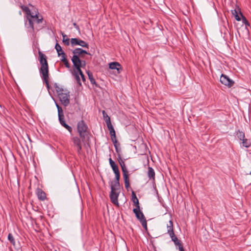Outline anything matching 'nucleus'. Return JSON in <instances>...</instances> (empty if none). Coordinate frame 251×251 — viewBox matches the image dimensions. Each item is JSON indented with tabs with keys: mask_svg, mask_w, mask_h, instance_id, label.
Masks as SVG:
<instances>
[{
	"mask_svg": "<svg viewBox=\"0 0 251 251\" xmlns=\"http://www.w3.org/2000/svg\"><path fill=\"white\" fill-rule=\"evenodd\" d=\"M232 14L234 15L235 19L238 21H241V18L239 15V14L241 16H242V13L241 12L240 9L238 7L237 8L231 10Z\"/></svg>",
	"mask_w": 251,
	"mask_h": 251,
	"instance_id": "dca6fc26",
	"label": "nucleus"
},
{
	"mask_svg": "<svg viewBox=\"0 0 251 251\" xmlns=\"http://www.w3.org/2000/svg\"><path fill=\"white\" fill-rule=\"evenodd\" d=\"M31 24L28 23V25L27 24V25H25L27 28L29 29L28 31L30 32H34V23H35L37 24H39L42 23L43 21V18L42 16L39 15V12L37 11L35 14L32 15V17L31 20Z\"/></svg>",
	"mask_w": 251,
	"mask_h": 251,
	"instance_id": "423d86ee",
	"label": "nucleus"
},
{
	"mask_svg": "<svg viewBox=\"0 0 251 251\" xmlns=\"http://www.w3.org/2000/svg\"><path fill=\"white\" fill-rule=\"evenodd\" d=\"M221 82L227 86L228 87L232 86L234 83V82L230 79L227 75L222 74L220 77Z\"/></svg>",
	"mask_w": 251,
	"mask_h": 251,
	"instance_id": "f8f14e48",
	"label": "nucleus"
},
{
	"mask_svg": "<svg viewBox=\"0 0 251 251\" xmlns=\"http://www.w3.org/2000/svg\"><path fill=\"white\" fill-rule=\"evenodd\" d=\"M119 159H120L119 160V162L121 167L122 172L123 173L128 171L124 161L121 158V157H119Z\"/></svg>",
	"mask_w": 251,
	"mask_h": 251,
	"instance_id": "6ab92c4d",
	"label": "nucleus"
},
{
	"mask_svg": "<svg viewBox=\"0 0 251 251\" xmlns=\"http://www.w3.org/2000/svg\"><path fill=\"white\" fill-rule=\"evenodd\" d=\"M133 211L135 214L137 219L140 221L142 226L146 229H147V221L143 213L141 211L140 209V206H137V207L133 209Z\"/></svg>",
	"mask_w": 251,
	"mask_h": 251,
	"instance_id": "0eeeda50",
	"label": "nucleus"
},
{
	"mask_svg": "<svg viewBox=\"0 0 251 251\" xmlns=\"http://www.w3.org/2000/svg\"><path fill=\"white\" fill-rule=\"evenodd\" d=\"M39 56V62L41 64L40 69V73L42 75L41 77L43 81L45 83L48 89H50L49 83V66L47 60L46 55L41 51L38 52Z\"/></svg>",
	"mask_w": 251,
	"mask_h": 251,
	"instance_id": "f257e3e1",
	"label": "nucleus"
},
{
	"mask_svg": "<svg viewBox=\"0 0 251 251\" xmlns=\"http://www.w3.org/2000/svg\"><path fill=\"white\" fill-rule=\"evenodd\" d=\"M176 246H178V249L180 251H184L182 244H181V241L178 240L174 243Z\"/></svg>",
	"mask_w": 251,
	"mask_h": 251,
	"instance_id": "5701e85b",
	"label": "nucleus"
},
{
	"mask_svg": "<svg viewBox=\"0 0 251 251\" xmlns=\"http://www.w3.org/2000/svg\"><path fill=\"white\" fill-rule=\"evenodd\" d=\"M56 107H57V109L58 108V107H60V106H59L58 105V104H56Z\"/></svg>",
	"mask_w": 251,
	"mask_h": 251,
	"instance_id": "a18cd8bd",
	"label": "nucleus"
},
{
	"mask_svg": "<svg viewBox=\"0 0 251 251\" xmlns=\"http://www.w3.org/2000/svg\"><path fill=\"white\" fill-rule=\"evenodd\" d=\"M55 251H57L56 250H55Z\"/></svg>",
	"mask_w": 251,
	"mask_h": 251,
	"instance_id": "49530a36",
	"label": "nucleus"
},
{
	"mask_svg": "<svg viewBox=\"0 0 251 251\" xmlns=\"http://www.w3.org/2000/svg\"><path fill=\"white\" fill-rule=\"evenodd\" d=\"M73 25L77 30H79V26L77 25V24L76 23H74Z\"/></svg>",
	"mask_w": 251,
	"mask_h": 251,
	"instance_id": "c03bdc74",
	"label": "nucleus"
},
{
	"mask_svg": "<svg viewBox=\"0 0 251 251\" xmlns=\"http://www.w3.org/2000/svg\"><path fill=\"white\" fill-rule=\"evenodd\" d=\"M236 136L238 137V138L241 141L243 140L245 138L244 133L243 131L240 130H238L236 132Z\"/></svg>",
	"mask_w": 251,
	"mask_h": 251,
	"instance_id": "aec40b11",
	"label": "nucleus"
},
{
	"mask_svg": "<svg viewBox=\"0 0 251 251\" xmlns=\"http://www.w3.org/2000/svg\"><path fill=\"white\" fill-rule=\"evenodd\" d=\"M36 194L39 200L44 201L47 199L46 194L41 189L39 188H37Z\"/></svg>",
	"mask_w": 251,
	"mask_h": 251,
	"instance_id": "ddd939ff",
	"label": "nucleus"
},
{
	"mask_svg": "<svg viewBox=\"0 0 251 251\" xmlns=\"http://www.w3.org/2000/svg\"><path fill=\"white\" fill-rule=\"evenodd\" d=\"M58 117H60L62 115H64L63 110L61 107H58L57 109Z\"/></svg>",
	"mask_w": 251,
	"mask_h": 251,
	"instance_id": "58836bf2",
	"label": "nucleus"
},
{
	"mask_svg": "<svg viewBox=\"0 0 251 251\" xmlns=\"http://www.w3.org/2000/svg\"><path fill=\"white\" fill-rule=\"evenodd\" d=\"M63 63L64 64V65H65V66L67 68H70V64L67 60L66 59L64 62H63Z\"/></svg>",
	"mask_w": 251,
	"mask_h": 251,
	"instance_id": "a19ab883",
	"label": "nucleus"
},
{
	"mask_svg": "<svg viewBox=\"0 0 251 251\" xmlns=\"http://www.w3.org/2000/svg\"><path fill=\"white\" fill-rule=\"evenodd\" d=\"M102 114L103 116V118L104 119L105 122L106 123V121H107V120H110V117L107 115V114L105 113V112L103 110L102 111Z\"/></svg>",
	"mask_w": 251,
	"mask_h": 251,
	"instance_id": "72a5a7b5",
	"label": "nucleus"
},
{
	"mask_svg": "<svg viewBox=\"0 0 251 251\" xmlns=\"http://www.w3.org/2000/svg\"><path fill=\"white\" fill-rule=\"evenodd\" d=\"M109 162L112 169L117 166L115 162L111 159V158H109Z\"/></svg>",
	"mask_w": 251,
	"mask_h": 251,
	"instance_id": "473e14b6",
	"label": "nucleus"
},
{
	"mask_svg": "<svg viewBox=\"0 0 251 251\" xmlns=\"http://www.w3.org/2000/svg\"><path fill=\"white\" fill-rule=\"evenodd\" d=\"M125 187H126V189L127 191H128L129 190V188H130L129 181L125 182Z\"/></svg>",
	"mask_w": 251,
	"mask_h": 251,
	"instance_id": "79ce46f5",
	"label": "nucleus"
},
{
	"mask_svg": "<svg viewBox=\"0 0 251 251\" xmlns=\"http://www.w3.org/2000/svg\"><path fill=\"white\" fill-rule=\"evenodd\" d=\"M170 237L171 238L172 240L174 242V243L176 242L178 240V238L175 235V233L173 235H169Z\"/></svg>",
	"mask_w": 251,
	"mask_h": 251,
	"instance_id": "c9c22d12",
	"label": "nucleus"
},
{
	"mask_svg": "<svg viewBox=\"0 0 251 251\" xmlns=\"http://www.w3.org/2000/svg\"><path fill=\"white\" fill-rule=\"evenodd\" d=\"M123 174L124 182L129 181L128 172H123Z\"/></svg>",
	"mask_w": 251,
	"mask_h": 251,
	"instance_id": "b1692460",
	"label": "nucleus"
},
{
	"mask_svg": "<svg viewBox=\"0 0 251 251\" xmlns=\"http://www.w3.org/2000/svg\"><path fill=\"white\" fill-rule=\"evenodd\" d=\"M8 239L10 242V243L13 245H15V241L14 238L11 233H9L8 235Z\"/></svg>",
	"mask_w": 251,
	"mask_h": 251,
	"instance_id": "a878e982",
	"label": "nucleus"
},
{
	"mask_svg": "<svg viewBox=\"0 0 251 251\" xmlns=\"http://www.w3.org/2000/svg\"><path fill=\"white\" fill-rule=\"evenodd\" d=\"M58 117H60L62 115H64L63 110L61 107H58L57 109Z\"/></svg>",
	"mask_w": 251,
	"mask_h": 251,
	"instance_id": "4c0bfd02",
	"label": "nucleus"
},
{
	"mask_svg": "<svg viewBox=\"0 0 251 251\" xmlns=\"http://www.w3.org/2000/svg\"><path fill=\"white\" fill-rule=\"evenodd\" d=\"M63 126H64L65 128H66L70 133L72 131V128L66 124V123H63V124L61 125Z\"/></svg>",
	"mask_w": 251,
	"mask_h": 251,
	"instance_id": "2f4dec72",
	"label": "nucleus"
},
{
	"mask_svg": "<svg viewBox=\"0 0 251 251\" xmlns=\"http://www.w3.org/2000/svg\"><path fill=\"white\" fill-rule=\"evenodd\" d=\"M77 129L82 141L85 142V139L89 138V132L88 130V126L84 121L81 120L78 122Z\"/></svg>",
	"mask_w": 251,
	"mask_h": 251,
	"instance_id": "39448f33",
	"label": "nucleus"
},
{
	"mask_svg": "<svg viewBox=\"0 0 251 251\" xmlns=\"http://www.w3.org/2000/svg\"><path fill=\"white\" fill-rule=\"evenodd\" d=\"M63 36V42L65 44H66L67 46H68L70 44L69 42V39L65 38L66 37V35L64 34V33L62 34Z\"/></svg>",
	"mask_w": 251,
	"mask_h": 251,
	"instance_id": "c85d7f7f",
	"label": "nucleus"
},
{
	"mask_svg": "<svg viewBox=\"0 0 251 251\" xmlns=\"http://www.w3.org/2000/svg\"><path fill=\"white\" fill-rule=\"evenodd\" d=\"M109 68L112 70H117V73L119 74L121 70V66L118 62H112L109 64Z\"/></svg>",
	"mask_w": 251,
	"mask_h": 251,
	"instance_id": "2eb2a0df",
	"label": "nucleus"
},
{
	"mask_svg": "<svg viewBox=\"0 0 251 251\" xmlns=\"http://www.w3.org/2000/svg\"><path fill=\"white\" fill-rule=\"evenodd\" d=\"M106 125L107 126L108 129H109V131H111L112 130H114V127L111 124V121L109 120H107V121H106Z\"/></svg>",
	"mask_w": 251,
	"mask_h": 251,
	"instance_id": "cd10ccee",
	"label": "nucleus"
},
{
	"mask_svg": "<svg viewBox=\"0 0 251 251\" xmlns=\"http://www.w3.org/2000/svg\"><path fill=\"white\" fill-rule=\"evenodd\" d=\"M137 198L135 192L133 191H132V199Z\"/></svg>",
	"mask_w": 251,
	"mask_h": 251,
	"instance_id": "37998d69",
	"label": "nucleus"
},
{
	"mask_svg": "<svg viewBox=\"0 0 251 251\" xmlns=\"http://www.w3.org/2000/svg\"><path fill=\"white\" fill-rule=\"evenodd\" d=\"M132 201L134 203L136 207H137V206H139V201L137 198H134V199H132Z\"/></svg>",
	"mask_w": 251,
	"mask_h": 251,
	"instance_id": "e433bc0d",
	"label": "nucleus"
},
{
	"mask_svg": "<svg viewBox=\"0 0 251 251\" xmlns=\"http://www.w3.org/2000/svg\"><path fill=\"white\" fill-rule=\"evenodd\" d=\"M242 17V23L243 24H244L246 26H249L250 25L249 24V23L248 22V21H247V20L246 19V17L245 16H244L243 15L242 16H241Z\"/></svg>",
	"mask_w": 251,
	"mask_h": 251,
	"instance_id": "c756f323",
	"label": "nucleus"
},
{
	"mask_svg": "<svg viewBox=\"0 0 251 251\" xmlns=\"http://www.w3.org/2000/svg\"><path fill=\"white\" fill-rule=\"evenodd\" d=\"M55 88L61 103L65 106L68 105L70 103L69 92L67 90H64L56 84H55Z\"/></svg>",
	"mask_w": 251,
	"mask_h": 251,
	"instance_id": "20e7f679",
	"label": "nucleus"
},
{
	"mask_svg": "<svg viewBox=\"0 0 251 251\" xmlns=\"http://www.w3.org/2000/svg\"><path fill=\"white\" fill-rule=\"evenodd\" d=\"M112 170L115 175V180L112 181L111 182L120 183L119 180L120 178V174L118 166L117 165L116 166L113 168Z\"/></svg>",
	"mask_w": 251,
	"mask_h": 251,
	"instance_id": "4468645a",
	"label": "nucleus"
},
{
	"mask_svg": "<svg viewBox=\"0 0 251 251\" xmlns=\"http://www.w3.org/2000/svg\"><path fill=\"white\" fill-rule=\"evenodd\" d=\"M71 44L72 46L79 45L83 48H89V45L87 43L78 38H72L71 39Z\"/></svg>",
	"mask_w": 251,
	"mask_h": 251,
	"instance_id": "9d476101",
	"label": "nucleus"
},
{
	"mask_svg": "<svg viewBox=\"0 0 251 251\" xmlns=\"http://www.w3.org/2000/svg\"><path fill=\"white\" fill-rule=\"evenodd\" d=\"M72 52L73 55L72 57L71 60L73 66H76L78 67V65H86L85 61L81 59V58L84 57V54H89L86 50L81 48H76L73 50Z\"/></svg>",
	"mask_w": 251,
	"mask_h": 251,
	"instance_id": "f03ea898",
	"label": "nucleus"
},
{
	"mask_svg": "<svg viewBox=\"0 0 251 251\" xmlns=\"http://www.w3.org/2000/svg\"><path fill=\"white\" fill-rule=\"evenodd\" d=\"M21 8L26 13V21H25V25H27V22L31 24V20L32 17V15L34 13L31 12L29 8L26 6L21 5Z\"/></svg>",
	"mask_w": 251,
	"mask_h": 251,
	"instance_id": "9b49d317",
	"label": "nucleus"
},
{
	"mask_svg": "<svg viewBox=\"0 0 251 251\" xmlns=\"http://www.w3.org/2000/svg\"><path fill=\"white\" fill-rule=\"evenodd\" d=\"M58 119L61 125L63 124V123H65L64 115H62L60 117H58Z\"/></svg>",
	"mask_w": 251,
	"mask_h": 251,
	"instance_id": "ea45409f",
	"label": "nucleus"
},
{
	"mask_svg": "<svg viewBox=\"0 0 251 251\" xmlns=\"http://www.w3.org/2000/svg\"><path fill=\"white\" fill-rule=\"evenodd\" d=\"M111 192L109 197L111 201L115 205L119 206L118 198L120 193V183L110 182Z\"/></svg>",
	"mask_w": 251,
	"mask_h": 251,
	"instance_id": "7ed1b4c3",
	"label": "nucleus"
},
{
	"mask_svg": "<svg viewBox=\"0 0 251 251\" xmlns=\"http://www.w3.org/2000/svg\"><path fill=\"white\" fill-rule=\"evenodd\" d=\"M63 126H64L65 128H66L70 133L72 131V128L66 124V123H63V124L61 125Z\"/></svg>",
	"mask_w": 251,
	"mask_h": 251,
	"instance_id": "7c9ffc66",
	"label": "nucleus"
},
{
	"mask_svg": "<svg viewBox=\"0 0 251 251\" xmlns=\"http://www.w3.org/2000/svg\"><path fill=\"white\" fill-rule=\"evenodd\" d=\"M242 141V144L243 147L247 148L251 146V142L248 139L245 138Z\"/></svg>",
	"mask_w": 251,
	"mask_h": 251,
	"instance_id": "4be33fe9",
	"label": "nucleus"
},
{
	"mask_svg": "<svg viewBox=\"0 0 251 251\" xmlns=\"http://www.w3.org/2000/svg\"><path fill=\"white\" fill-rule=\"evenodd\" d=\"M109 133H110L111 140H112V141L114 142V140H115V142H117L116 140V133H115V130L114 129L112 130L111 131H109Z\"/></svg>",
	"mask_w": 251,
	"mask_h": 251,
	"instance_id": "bb28decb",
	"label": "nucleus"
},
{
	"mask_svg": "<svg viewBox=\"0 0 251 251\" xmlns=\"http://www.w3.org/2000/svg\"><path fill=\"white\" fill-rule=\"evenodd\" d=\"M148 176L150 179L154 180V179H155V172H154L153 169L151 167H149V168H148Z\"/></svg>",
	"mask_w": 251,
	"mask_h": 251,
	"instance_id": "a211bd4d",
	"label": "nucleus"
},
{
	"mask_svg": "<svg viewBox=\"0 0 251 251\" xmlns=\"http://www.w3.org/2000/svg\"><path fill=\"white\" fill-rule=\"evenodd\" d=\"M167 233L169 235H173L174 233L173 229V224L172 220H170L169 224L167 225Z\"/></svg>",
	"mask_w": 251,
	"mask_h": 251,
	"instance_id": "f3484780",
	"label": "nucleus"
},
{
	"mask_svg": "<svg viewBox=\"0 0 251 251\" xmlns=\"http://www.w3.org/2000/svg\"><path fill=\"white\" fill-rule=\"evenodd\" d=\"M55 49H56V50L57 52L58 56L61 55V54H60L61 52H64L63 50H62L61 47L60 46V45L58 43H56L55 46Z\"/></svg>",
	"mask_w": 251,
	"mask_h": 251,
	"instance_id": "412c9836",
	"label": "nucleus"
},
{
	"mask_svg": "<svg viewBox=\"0 0 251 251\" xmlns=\"http://www.w3.org/2000/svg\"><path fill=\"white\" fill-rule=\"evenodd\" d=\"M60 54H61L60 56H61V61L63 62L66 59H67L66 55L64 52H62L60 53Z\"/></svg>",
	"mask_w": 251,
	"mask_h": 251,
	"instance_id": "f704fd0d",
	"label": "nucleus"
},
{
	"mask_svg": "<svg viewBox=\"0 0 251 251\" xmlns=\"http://www.w3.org/2000/svg\"><path fill=\"white\" fill-rule=\"evenodd\" d=\"M86 65H78V67H77L76 66H73L75 69L76 71L75 70V78L76 80L77 81V82L79 84L81 85L80 83V77L79 76V75H80L81 78L83 81H85V78L84 74L82 73V71L81 70V68L84 67Z\"/></svg>",
	"mask_w": 251,
	"mask_h": 251,
	"instance_id": "6e6552de",
	"label": "nucleus"
},
{
	"mask_svg": "<svg viewBox=\"0 0 251 251\" xmlns=\"http://www.w3.org/2000/svg\"><path fill=\"white\" fill-rule=\"evenodd\" d=\"M71 141L73 143V146L76 148L77 152L80 154L82 151V142L81 139L77 136H74L71 138ZM84 142H83V143Z\"/></svg>",
	"mask_w": 251,
	"mask_h": 251,
	"instance_id": "1a4fd4ad",
	"label": "nucleus"
},
{
	"mask_svg": "<svg viewBox=\"0 0 251 251\" xmlns=\"http://www.w3.org/2000/svg\"><path fill=\"white\" fill-rule=\"evenodd\" d=\"M87 74L91 83L93 84H96V81L93 77L92 74L89 72H88Z\"/></svg>",
	"mask_w": 251,
	"mask_h": 251,
	"instance_id": "393cba45",
	"label": "nucleus"
}]
</instances>
